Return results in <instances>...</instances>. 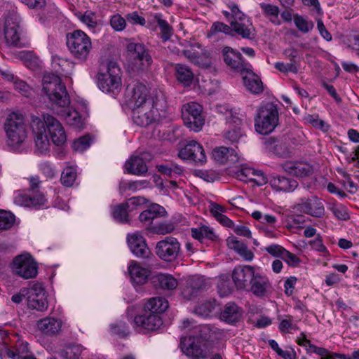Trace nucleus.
<instances>
[{
	"instance_id": "nucleus-58",
	"label": "nucleus",
	"mask_w": 359,
	"mask_h": 359,
	"mask_svg": "<svg viewBox=\"0 0 359 359\" xmlns=\"http://www.w3.org/2000/svg\"><path fill=\"white\" fill-rule=\"evenodd\" d=\"M230 8L231 11V20H229L230 25L235 23V22H239L250 20L245 14L240 11L237 5L232 4Z\"/></svg>"
},
{
	"instance_id": "nucleus-13",
	"label": "nucleus",
	"mask_w": 359,
	"mask_h": 359,
	"mask_svg": "<svg viewBox=\"0 0 359 359\" xmlns=\"http://www.w3.org/2000/svg\"><path fill=\"white\" fill-rule=\"evenodd\" d=\"M31 127L34 134L36 151L41 154H46L49 151L50 143L43 121L39 117L32 116Z\"/></svg>"
},
{
	"instance_id": "nucleus-57",
	"label": "nucleus",
	"mask_w": 359,
	"mask_h": 359,
	"mask_svg": "<svg viewBox=\"0 0 359 359\" xmlns=\"http://www.w3.org/2000/svg\"><path fill=\"white\" fill-rule=\"evenodd\" d=\"M305 120L317 129H320L323 131H327L328 130L329 126L324 121L319 119L318 115L317 114H308L306 116Z\"/></svg>"
},
{
	"instance_id": "nucleus-51",
	"label": "nucleus",
	"mask_w": 359,
	"mask_h": 359,
	"mask_svg": "<svg viewBox=\"0 0 359 359\" xmlns=\"http://www.w3.org/2000/svg\"><path fill=\"white\" fill-rule=\"evenodd\" d=\"M76 178V172L75 169L72 167H67L61 174L60 181L64 186L70 187L74 183Z\"/></svg>"
},
{
	"instance_id": "nucleus-30",
	"label": "nucleus",
	"mask_w": 359,
	"mask_h": 359,
	"mask_svg": "<svg viewBox=\"0 0 359 359\" xmlns=\"http://www.w3.org/2000/svg\"><path fill=\"white\" fill-rule=\"evenodd\" d=\"M151 283L156 289L172 290L177 286V280L168 273H157L151 277Z\"/></svg>"
},
{
	"instance_id": "nucleus-6",
	"label": "nucleus",
	"mask_w": 359,
	"mask_h": 359,
	"mask_svg": "<svg viewBox=\"0 0 359 359\" xmlns=\"http://www.w3.org/2000/svg\"><path fill=\"white\" fill-rule=\"evenodd\" d=\"M67 46L72 55L81 61L87 60L92 48L90 37L81 30H74L66 36Z\"/></svg>"
},
{
	"instance_id": "nucleus-39",
	"label": "nucleus",
	"mask_w": 359,
	"mask_h": 359,
	"mask_svg": "<svg viewBox=\"0 0 359 359\" xmlns=\"http://www.w3.org/2000/svg\"><path fill=\"white\" fill-rule=\"evenodd\" d=\"M191 231L192 237L201 243H203L205 239L215 241L217 238L212 229H210L207 226H201L198 228H192Z\"/></svg>"
},
{
	"instance_id": "nucleus-44",
	"label": "nucleus",
	"mask_w": 359,
	"mask_h": 359,
	"mask_svg": "<svg viewBox=\"0 0 359 359\" xmlns=\"http://www.w3.org/2000/svg\"><path fill=\"white\" fill-rule=\"evenodd\" d=\"M260 8L262 9L264 14L269 18L270 21L275 25H280V22L278 20L279 8L277 6L262 3L259 4Z\"/></svg>"
},
{
	"instance_id": "nucleus-28",
	"label": "nucleus",
	"mask_w": 359,
	"mask_h": 359,
	"mask_svg": "<svg viewBox=\"0 0 359 359\" xmlns=\"http://www.w3.org/2000/svg\"><path fill=\"white\" fill-rule=\"evenodd\" d=\"M248 290L251 291L257 297L264 296L271 287V284L267 277L257 273L250 281Z\"/></svg>"
},
{
	"instance_id": "nucleus-21",
	"label": "nucleus",
	"mask_w": 359,
	"mask_h": 359,
	"mask_svg": "<svg viewBox=\"0 0 359 359\" xmlns=\"http://www.w3.org/2000/svg\"><path fill=\"white\" fill-rule=\"evenodd\" d=\"M281 166L286 172L297 178L306 177L313 172V166L304 161H287Z\"/></svg>"
},
{
	"instance_id": "nucleus-40",
	"label": "nucleus",
	"mask_w": 359,
	"mask_h": 359,
	"mask_svg": "<svg viewBox=\"0 0 359 359\" xmlns=\"http://www.w3.org/2000/svg\"><path fill=\"white\" fill-rule=\"evenodd\" d=\"M156 168L160 173L169 177L182 175L184 171L182 166L174 163L158 165Z\"/></svg>"
},
{
	"instance_id": "nucleus-47",
	"label": "nucleus",
	"mask_w": 359,
	"mask_h": 359,
	"mask_svg": "<svg viewBox=\"0 0 359 359\" xmlns=\"http://www.w3.org/2000/svg\"><path fill=\"white\" fill-rule=\"evenodd\" d=\"M217 302L215 299L205 301L195 308V313L202 317H208L215 310Z\"/></svg>"
},
{
	"instance_id": "nucleus-32",
	"label": "nucleus",
	"mask_w": 359,
	"mask_h": 359,
	"mask_svg": "<svg viewBox=\"0 0 359 359\" xmlns=\"http://www.w3.org/2000/svg\"><path fill=\"white\" fill-rule=\"evenodd\" d=\"M241 316V309L233 302L226 304L220 313V319L229 324L237 323L240 320Z\"/></svg>"
},
{
	"instance_id": "nucleus-29",
	"label": "nucleus",
	"mask_w": 359,
	"mask_h": 359,
	"mask_svg": "<svg viewBox=\"0 0 359 359\" xmlns=\"http://www.w3.org/2000/svg\"><path fill=\"white\" fill-rule=\"evenodd\" d=\"M212 157L220 164H233L239 160L238 155L234 149L225 147L215 148L212 151Z\"/></svg>"
},
{
	"instance_id": "nucleus-60",
	"label": "nucleus",
	"mask_w": 359,
	"mask_h": 359,
	"mask_svg": "<svg viewBox=\"0 0 359 359\" xmlns=\"http://www.w3.org/2000/svg\"><path fill=\"white\" fill-rule=\"evenodd\" d=\"M183 55L192 63L201 65V54L195 50V46L183 50Z\"/></svg>"
},
{
	"instance_id": "nucleus-52",
	"label": "nucleus",
	"mask_w": 359,
	"mask_h": 359,
	"mask_svg": "<svg viewBox=\"0 0 359 359\" xmlns=\"http://www.w3.org/2000/svg\"><path fill=\"white\" fill-rule=\"evenodd\" d=\"M217 288L221 296L224 297L232 291V285L229 275L223 274L219 276Z\"/></svg>"
},
{
	"instance_id": "nucleus-31",
	"label": "nucleus",
	"mask_w": 359,
	"mask_h": 359,
	"mask_svg": "<svg viewBox=\"0 0 359 359\" xmlns=\"http://www.w3.org/2000/svg\"><path fill=\"white\" fill-rule=\"evenodd\" d=\"M269 184L273 189L284 192H292L298 187V182L295 180L279 175L271 176Z\"/></svg>"
},
{
	"instance_id": "nucleus-38",
	"label": "nucleus",
	"mask_w": 359,
	"mask_h": 359,
	"mask_svg": "<svg viewBox=\"0 0 359 359\" xmlns=\"http://www.w3.org/2000/svg\"><path fill=\"white\" fill-rule=\"evenodd\" d=\"M175 72L179 82L187 86L191 84L194 79V73L188 66L177 64L175 65Z\"/></svg>"
},
{
	"instance_id": "nucleus-24",
	"label": "nucleus",
	"mask_w": 359,
	"mask_h": 359,
	"mask_svg": "<svg viewBox=\"0 0 359 359\" xmlns=\"http://www.w3.org/2000/svg\"><path fill=\"white\" fill-rule=\"evenodd\" d=\"M165 213L164 208L155 203L142 211L139 216V219L144 226L145 230L149 232V227L154 226L155 224L154 220L158 217L163 216Z\"/></svg>"
},
{
	"instance_id": "nucleus-2",
	"label": "nucleus",
	"mask_w": 359,
	"mask_h": 359,
	"mask_svg": "<svg viewBox=\"0 0 359 359\" xmlns=\"http://www.w3.org/2000/svg\"><path fill=\"white\" fill-rule=\"evenodd\" d=\"M127 97L133 107L151 104H165V97L163 92L158 88L150 90L143 83L137 82L127 88Z\"/></svg>"
},
{
	"instance_id": "nucleus-8",
	"label": "nucleus",
	"mask_w": 359,
	"mask_h": 359,
	"mask_svg": "<svg viewBox=\"0 0 359 359\" xmlns=\"http://www.w3.org/2000/svg\"><path fill=\"white\" fill-rule=\"evenodd\" d=\"M41 182L39 177H30L29 194H20L15 198L17 204L32 208H39L45 204L46 199L40 191Z\"/></svg>"
},
{
	"instance_id": "nucleus-33",
	"label": "nucleus",
	"mask_w": 359,
	"mask_h": 359,
	"mask_svg": "<svg viewBox=\"0 0 359 359\" xmlns=\"http://www.w3.org/2000/svg\"><path fill=\"white\" fill-rule=\"evenodd\" d=\"M125 168L129 174L142 175L145 174L148 168L144 160L140 156H131L125 164Z\"/></svg>"
},
{
	"instance_id": "nucleus-46",
	"label": "nucleus",
	"mask_w": 359,
	"mask_h": 359,
	"mask_svg": "<svg viewBox=\"0 0 359 359\" xmlns=\"http://www.w3.org/2000/svg\"><path fill=\"white\" fill-rule=\"evenodd\" d=\"M149 182L146 180L138 181H126L122 180L119 184V190L121 193L127 190L135 191L138 189L145 188L149 186Z\"/></svg>"
},
{
	"instance_id": "nucleus-62",
	"label": "nucleus",
	"mask_w": 359,
	"mask_h": 359,
	"mask_svg": "<svg viewBox=\"0 0 359 359\" xmlns=\"http://www.w3.org/2000/svg\"><path fill=\"white\" fill-rule=\"evenodd\" d=\"M257 175V176H262L263 177V172L260 170H255L254 169H252L250 168H245L241 169L237 174L238 177L241 180H252V178L250 177V175Z\"/></svg>"
},
{
	"instance_id": "nucleus-14",
	"label": "nucleus",
	"mask_w": 359,
	"mask_h": 359,
	"mask_svg": "<svg viewBox=\"0 0 359 359\" xmlns=\"http://www.w3.org/2000/svg\"><path fill=\"white\" fill-rule=\"evenodd\" d=\"M182 159L190 160L197 165H203L207 161L203 146L195 140L187 142V144L178 154Z\"/></svg>"
},
{
	"instance_id": "nucleus-19",
	"label": "nucleus",
	"mask_w": 359,
	"mask_h": 359,
	"mask_svg": "<svg viewBox=\"0 0 359 359\" xmlns=\"http://www.w3.org/2000/svg\"><path fill=\"white\" fill-rule=\"evenodd\" d=\"M127 50L142 66L148 67L153 62L150 50L142 43L130 42L127 45Z\"/></svg>"
},
{
	"instance_id": "nucleus-63",
	"label": "nucleus",
	"mask_w": 359,
	"mask_h": 359,
	"mask_svg": "<svg viewBox=\"0 0 359 359\" xmlns=\"http://www.w3.org/2000/svg\"><path fill=\"white\" fill-rule=\"evenodd\" d=\"M210 32L211 34H214L218 32H223L226 34H231L232 32V27L224 24V22H215L211 26Z\"/></svg>"
},
{
	"instance_id": "nucleus-34",
	"label": "nucleus",
	"mask_w": 359,
	"mask_h": 359,
	"mask_svg": "<svg viewBox=\"0 0 359 359\" xmlns=\"http://www.w3.org/2000/svg\"><path fill=\"white\" fill-rule=\"evenodd\" d=\"M37 327L43 334L53 335L60 330L62 322L54 318H45L38 321Z\"/></svg>"
},
{
	"instance_id": "nucleus-59",
	"label": "nucleus",
	"mask_w": 359,
	"mask_h": 359,
	"mask_svg": "<svg viewBox=\"0 0 359 359\" xmlns=\"http://www.w3.org/2000/svg\"><path fill=\"white\" fill-rule=\"evenodd\" d=\"M294 22L299 30L304 33L308 32L313 27V23L312 22H308L303 17L298 15L294 16Z\"/></svg>"
},
{
	"instance_id": "nucleus-5",
	"label": "nucleus",
	"mask_w": 359,
	"mask_h": 359,
	"mask_svg": "<svg viewBox=\"0 0 359 359\" xmlns=\"http://www.w3.org/2000/svg\"><path fill=\"white\" fill-rule=\"evenodd\" d=\"M278 121L277 106L271 102H268L261 106L257 110V115L255 118V130L262 135L269 134L275 129Z\"/></svg>"
},
{
	"instance_id": "nucleus-26",
	"label": "nucleus",
	"mask_w": 359,
	"mask_h": 359,
	"mask_svg": "<svg viewBox=\"0 0 359 359\" xmlns=\"http://www.w3.org/2000/svg\"><path fill=\"white\" fill-rule=\"evenodd\" d=\"M264 144L266 149L277 156L287 158L291 155L292 151L287 142L283 139L270 137L266 140Z\"/></svg>"
},
{
	"instance_id": "nucleus-48",
	"label": "nucleus",
	"mask_w": 359,
	"mask_h": 359,
	"mask_svg": "<svg viewBox=\"0 0 359 359\" xmlns=\"http://www.w3.org/2000/svg\"><path fill=\"white\" fill-rule=\"evenodd\" d=\"M128 212H130L126 205L123 203L114 207L112 210L111 215L114 219L121 223L129 222Z\"/></svg>"
},
{
	"instance_id": "nucleus-50",
	"label": "nucleus",
	"mask_w": 359,
	"mask_h": 359,
	"mask_svg": "<svg viewBox=\"0 0 359 359\" xmlns=\"http://www.w3.org/2000/svg\"><path fill=\"white\" fill-rule=\"evenodd\" d=\"M82 353V348L79 344H71L66 346L61 352L65 359H79Z\"/></svg>"
},
{
	"instance_id": "nucleus-53",
	"label": "nucleus",
	"mask_w": 359,
	"mask_h": 359,
	"mask_svg": "<svg viewBox=\"0 0 359 359\" xmlns=\"http://www.w3.org/2000/svg\"><path fill=\"white\" fill-rule=\"evenodd\" d=\"M226 124L229 128L231 127H241L242 126V118L239 116V114L232 109L226 110L225 113Z\"/></svg>"
},
{
	"instance_id": "nucleus-16",
	"label": "nucleus",
	"mask_w": 359,
	"mask_h": 359,
	"mask_svg": "<svg viewBox=\"0 0 359 359\" xmlns=\"http://www.w3.org/2000/svg\"><path fill=\"white\" fill-rule=\"evenodd\" d=\"M294 209L314 217H322L325 214L323 202L314 196L307 199H301V201L294 205Z\"/></svg>"
},
{
	"instance_id": "nucleus-43",
	"label": "nucleus",
	"mask_w": 359,
	"mask_h": 359,
	"mask_svg": "<svg viewBox=\"0 0 359 359\" xmlns=\"http://www.w3.org/2000/svg\"><path fill=\"white\" fill-rule=\"evenodd\" d=\"M64 117L67 123L76 128H81L83 121L79 113L72 109H67L64 112Z\"/></svg>"
},
{
	"instance_id": "nucleus-41",
	"label": "nucleus",
	"mask_w": 359,
	"mask_h": 359,
	"mask_svg": "<svg viewBox=\"0 0 359 359\" xmlns=\"http://www.w3.org/2000/svg\"><path fill=\"white\" fill-rule=\"evenodd\" d=\"M27 305L29 309L44 311L48 309V306L47 297L46 295H29L27 297Z\"/></svg>"
},
{
	"instance_id": "nucleus-54",
	"label": "nucleus",
	"mask_w": 359,
	"mask_h": 359,
	"mask_svg": "<svg viewBox=\"0 0 359 359\" xmlns=\"http://www.w3.org/2000/svg\"><path fill=\"white\" fill-rule=\"evenodd\" d=\"M330 210L339 220L346 221L350 219L348 208L342 204H333L330 208Z\"/></svg>"
},
{
	"instance_id": "nucleus-49",
	"label": "nucleus",
	"mask_w": 359,
	"mask_h": 359,
	"mask_svg": "<svg viewBox=\"0 0 359 359\" xmlns=\"http://www.w3.org/2000/svg\"><path fill=\"white\" fill-rule=\"evenodd\" d=\"M15 217L9 212L0 210V230L10 229L15 224Z\"/></svg>"
},
{
	"instance_id": "nucleus-61",
	"label": "nucleus",
	"mask_w": 359,
	"mask_h": 359,
	"mask_svg": "<svg viewBox=\"0 0 359 359\" xmlns=\"http://www.w3.org/2000/svg\"><path fill=\"white\" fill-rule=\"evenodd\" d=\"M147 202V199L142 196H134L129 198L126 203H123L130 212L136 209L138 206L146 204Z\"/></svg>"
},
{
	"instance_id": "nucleus-11",
	"label": "nucleus",
	"mask_w": 359,
	"mask_h": 359,
	"mask_svg": "<svg viewBox=\"0 0 359 359\" xmlns=\"http://www.w3.org/2000/svg\"><path fill=\"white\" fill-rule=\"evenodd\" d=\"M12 268L15 274L25 279L35 278L38 273L37 263L29 253L15 257Z\"/></svg>"
},
{
	"instance_id": "nucleus-7",
	"label": "nucleus",
	"mask_w": 359,
	"mask_h": 359,
	"mask_svg": "<svg viewBox=\"0 0 359 359\" xmlns=\"http://www.w3.org/2000/svg\"><path fill=\"white\" fill-rule=\"evenodd\" d=\"M4 38L7 47L21 48L24 46L21 40L20 16L14 11H9L6 14Z\"/></svg>"
},
{
	"instance_id": "nucleus-15",
	"label": "nucleus",
	"mask_w": 359,
	"mask_h": 359,
	"mask_svg": "<svg viewBox=\"0 0 359 359\" xmlns=\"http://www.w3.org/2000/svg\"><path fill=\"white\" fill-rule=\"evenodd\" d=\"M42 121L46 130L48 129L49 132L53 143L57 146L63 145L66 142L67 136L60 122L50 114H43Z\"/></svg>"
},
{
	"instance_id": "nucleus-12",
	"label": "nucleus",
	"mask_w": 359,
	"mask_h": 359,
	"mask_svg": "<svg viewBox=\"0 0 359 359\" xmlns=\"http://www.w3.org/2000/svg\"><path fill=\"white\" fill-rule=\"evenodd\" d=\"M180 250V244L177 238L168 236L158 241L156 245L158 257L165 262H172L177 258Z\"/></svg>"
},
{
	"instance_id": "nucleus-4",
	"label": "nucleus",
	"mask_w": 359,
	"mask_h": 359,
	"mask_svg": "<svg viewBox=\"0 0 359 359\" xmlns=\"http://www.w3.org/2000/svg\"><path fill=\"white\" fill-rule=\"evenodd\" d=\"M97 85L104 93L116 95L121 90V69L114 62L110 61L104 71L97 74Z\"/></svg>"
},
{
	"instance_id": "nucleus-55",
	"label": "nucleus",
	"mask_w": 359,
	"mask_h": 359,
	"mask_svg": "<svg viewBox=\"0 0 359 359\" xmlns=\"http://www.w3.org/2000/svg\"><path fill=\"white\" fill-rule=\"evenodd\" d=\"M79 18L90 29H94L97 25L96 14L91 11L88 10L83 14L79 15Z\"/></svg>"
},
{
	"instance_id": "nucleus-45",
	"label": "nucleus",
	"mask_w": 359,
	"mask_h": 359,
	"mask_svg": "<svg viewBox=\"0 0 359 359\" xmlns=\"http://www.w3.org/2000/svg\"><path fill=\"white\" fill-rule=\"evenodd\" d=\"M175 229V226L172 222H155L154 226L149 227V233L165 235L170 233Z\"/></svg>"
},
{
	"instance_id": "nucleus-35",
	"label": "nucleus",
	"mask_w": 359,
	"mask_h": 359,
	"mask_svg": "<svg viewBox=\"0 0 359 359\" xmlns=\"http://www.w3.org/2000/svg\"><path fill=\"white\" fill-rule=\"evenodd\" d=\"M231 27L232 32L234 31L243 39H252L255 36V29L250 20L239 22H235V23L231 24Z\"/></svg>"
},
{
	"instance_id": "nucleus-42",
	"label": "nucleus",
	"mask_w": 359,
	"mask_h": 359,
	"mask_svg": "<svg viewBox=\"0 0 359 359\" xmlns=\"http://www.w3.org/2000/svg\"><path fill=\"white\" fill-rule=\"evenodd\" d=\"M154 20L157 22L161 29V38L163 41L169 40L172 34V29L168 22L162 19V15L160 13H156L154 16Z\"/></svg>"
},
{
	"instance_id": "nucleus-20",
	"label": "nucleus",
	"mask_w": 359,
	"mask_h": 359,
	"mask_svg": "<svg viewBox=\"0 0 359 359\" xmlns=\"http://www.w3.org/2000/svg\"><path fill=\"white\" fill-rule=\"evenodd\" d=\"M198 337L189 336L181 338V346L182 351L189 357L194 359L206 358V353L204 352L198 344Z\"/></svg>"
},
{
	"instance_id": "nucleus-56",
	"label": "nucleus",
	"mask_w": 359,
	"mask_h": 359,
	"mask_svg": "<svg viewBox=\"0 0 359 359\" xmlns=\"http://www.w3.org/2000/svg\"><path fill=\"white\" fill-rule=\"evenodd\" d=\"M91 142L90 137L85 135L74 141L72 148L76 151L83 152L90 146Z\"/></svg>"
},
{
	"instance_id": "nucleus-37",
	"label": "nucleus",
	"mask_w": 359,
	"mask_h": 359,
	"mask_svg": "<svg viewBox=\"0 0 359 359\" xmlns=\"http://www.w3.org/2000/svg\"><path fill=\"white\" fill-rule=\"evenodd\" d=\"M168 302L163 297H158L151 298L144 305L145 312L158 315L163 313L168 308Z\"/></svg>"
},
{
	"instance_id": "nucleus-1",
	"label": "nucleus",
	"mask_w": 359,
	"mask_h": 359,
	"mask_svg": "<svg viewBox=\"0 0 359 359\" xmlns=\"http://www.w3.org/2000/svg\"><path fill=\"white\" fill-rule=\"evenodd\" d=\"M41 91L52 104L65 107L70 104L66 86L57 75L52 73L45 74L42 79Z\"/></svg>"
},
{
	"instance_id": "nucleus-17",
	"label": "nucleus",
	"mask_w": 359,
	"mask_h": 359,
	"mask_svg": "<svg viewBox=\"0 0 359 359\" xmlns=\"http://www.w3.org/2000/svg\"><path fill=\"white\" fill-rule=\"evenodd\" d=\"M209 287V284L203 276H193L185 280L182 290L183 297L191 299Z\"/></svg>"
},
{
	"instance_id": "nucleus-3",
	"label": "nucleus",
	"mask_w": 359,
	"mask_h": 359,
	"mask_svg": "<svg viewBox=\"0 0 359 359\" xmlns=\"http://www.w3.org/2000/svg\"><path fill=\"white\" fill-rule=\"evenodd\" d=\"M4 130L7 144L13 149H18L27 137V128L20 114L11 113L4 123Z\"/></svg>"
},
{
	"instance_id": "nucleus-9",
	"label": "nucleus",
	"mask_w": 359,
	"mask_h": 359,
	"mask_svg": "<svg viewBox=\"0 0 359 359\" xmlns=\"http://www.w3.org/2000/svg\"><path fill=\"white\" fill-rule=\"evenodd\" d=\"M203 107L197 102H189L182 108V118L184 125L191 130L198 132L205 123Z\"/></svg>"
},
{
	"instance_id": "nucleus-27",
	"label": "nucleus",
	"mask_w": 359,
	"mask_h": 359,
	"mask_svg": "<svg viewBox=\"0 0 359 359\" xmlns=\"http://www.w3.org/2000/svg\"><path fill=\"white\" fill-rule=\"evenodd\" d=\"M244 86L251 93L258 95L262 93L264 88L263 83L259 76L255 74L252 70L245 69L241 72Z\"/></svg>"
},
{
	"instance_id": "nucleus-18",
	"label": "nucleus",
	"mask_w": 359,
	"mask_h": 359,
	"mask_svg": "<svg viewBox=\"0 0 359 359\" xmlns=\"http://www.w3.org/2000/svg\"><path fill=\"white\" fill-rule=\"evenodd\" d=\"M255 274L251 266H236L232 272V279L237 289L247 290Z\"/></svg>"
},
{
	"instance_id": "nucleus-10",
	"label": "nucleus",
	"mask_w": 359,
	"mask_h": 359,
	"mask_svg": "<svg viewBox=\"0 0 359 359\" xmlns=\"http://www.w3.org/2000/svg\"><path fill=\"white\" fill-rule=\"evenodd\" d=\"M165 104H151L133 107V121L139 126L147 127L154 123L158 116V108L164 107Z\"/></svg>"
},
{
	"instance_id": "nucleus-25",
	"label": "nucleus",
	"mask_w": 359,
	"mask_h": 359,
	"mask_svg": "<svg viewBox=\"0 0 359 359\" xmlns=\"http://www.w3.org/2000/svg\"><path fill=\"white\" fill-rule=\"evenodd\" d=\"M223 59L228 67L235 71L243 72L245 67L241 53L231 47H225L222 50Z\"/></svg>"
},
{
	"instance_id": "nucleus-36",
	"label": "nucleus",
	"mask_w": 359,
	"mask_h": 359,
	"mask_svg": "<svg viewBox=\"0 0 359 359\" xmlns=\"http://www.w3.org/2000/svg\"><path fill=\"white\" fill-rule=\"evenodd\" d=\"M128 271L133 283L137 285L145 283L149 273L147 269L142 268L134 261L131 262Z\"/></svg>"
},
{
	"instance_id": "nucleus-22",
	"label": "nucleus",
	"mask_w": 359,
	"mask_h": 359,
	"mask_svg": "<svg viewBox=\"0 0 359 359\" xmlns=\"http://www.w3.org/2000/svg\"><path fill=\"white\" fill-rule=\"evenodd\" d=\"M127 241L130 250L137 257L146 258L149 257L150 250L142 235L138 233L128 234Z\"/></svg>"
},
{
	"instance_id": "nucleus-23",
	"label": "nucleus",
	"mask_w": 359,
	"mask_h": 359,
	"mask_svg": "<svg viewBox=\"0 0 359 359\" xmlns=\"http://www.w3.org/2000/svg\"><path fill=\"white\" fill-rule=\"evenodd\" d=\"M134 323L140 328L147 331H155L163 324V321L159 315L148 313L139 315L135 317Z\"/></svg>"
},
{
	"instance_id": "nucleus-64",
	"label": "nucleus",
	"mask_w": 359,
	"mask_h": 359,
	"mask_svg": "<svg viewBox=\"0 0 359 359\" xmlns=\"http://www.w3.org/2000/svg\"><path fill=\"white\" fill-rule=\"evenodd\" d=\"M111 27L116 31H122L126 25V20L119 14L114 15L110 20Z\"/></svg>"
}]
</instances>
